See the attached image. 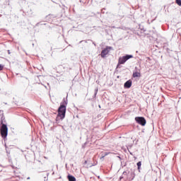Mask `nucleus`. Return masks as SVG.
I'll list each match as a JSON object with an SVG mask.
<instances>
[{"label":"nucleus","instance_id":"nucleus-1","mask_svg":"<svg viewBox=\"0 0 181 181\" xmlns=\"http://www.w3.org/2000/svg\"><path fill=\"white\" fill-rule=\"evenodd\" d=\"M66 105H67V102L64 101V103L60 105L58 109V117H59L61 119H64V117H66Z\"/></svg>","mask_w":181,"mask_h":181},{"label":"nucleus","instance_id":"nucleus-2","mask_svg":"<svg viewBox=\"0 0 181 181\" xmlns=\"http://www.w3.org/2000/svg\"><path fill=\"white\" fill-rule=\"evenodd\" d=\"M132 57H134V56L129 54L119 57L117 66H119V64H125L127 60L132 59Z\"/></svg>","mask_w":181,"mask_h":181},{"label":"nucleus","instance_id":"nucleus-3","mask_svg":"<svg viewBox=\"0 0 181 181\" xmlns=\"http://www.w3.org/2000/svg\"><path fill=\"white\" fill-rule=\"evenodd\" d=\"M1 134L2 138H6L8 136V127L6 125L3 124L1 128Z\"/></svg>","mask_w":181,"mask_h":181},{"label":"nucleus","instance_id":"nucleus-4","mask_svg":"<svg viewBox=\"0 0 181 181\" xmlns=\"http://www.w3.org/2000/svg\"><path fill=\"white\" fill-rule=\"evenodd\" d=\"M135 121L138 122L142 127H145L146 124V120L142 117H137L135 118Z\"/></svg>","mask_w":181,"mask_h":181},{"label":"nucleus","instance_id":"nucleus-5","mask_svg":"<svg viewBox=\"0 0 181 181\" xmlns=\"http://www.w3.org/2000/svg\"><path fill=\"white\" fill-rule=\"evenodd\" d=\"M112 50V47H106L105 49H104L101 52V57H104L105 56H107L108 53H110V51Z\"/></svg>","mask_w":181,"mask_h":181},{"label":"nucleus","instance_id":"nucleus-6","mask_svg":"<svg viewBox=\"0 0 181 181\" xmlns=\"http://www.w3.org/2000/svg\"><path fill=\"white\" fill-rule=\"evenodd\" d=\"M132 86V81L129 80L127 81L124 85V88H131V86Z\"/></svg>","mask_w":181,"mask_h":181},{"label":"nucleus","instance_id":"nucleus-7","mask_svg":"<svg viewBox=\"0 0 181 181\" xmlns=\"http://www.w3.org/2000/svg\"><path fill=\"white\" fill-rule=\"evenodd\" d=\"M133 77L134 78H136V77H141V72H138V71L134 72L133 73Z\"/></svg>","mask_w":181,"mask_h":181},{"label":"nucleus","instance_id":"nucleus-8","mask_svg":"<svg viewBox=\"0 0 181 181\" xmlns=\"http://www.w3.org/2000/svg\"><path fill=\"white\" fill-rule=\"evenodd\" d=\"M68 179L69 181H76V177H74V176H71V175H69Z\"/></svg>","mask_w":181,"mask_h":181},{"label":"nucleus","instance_id":"nucleus-9","mask_svg":"<svg viewBox=\"0 0 181 181\" xmlns=\"http://www.w3.org/2000/svg\"><path fill=\"white\" fill-rule=\"evenodd\" d=\"M141 165H142V163H141V161H139V163H137L138 169H141Z\"/></svg>","mask_w":181,"mask_h":181},{"label":"nucleus","instance_id":"nucleus-10","mask_svg":"<svg viewBox=\"0 0 181 181\" xmlns=\"http://www.w3.org/2000/svg\"><path fill=\"white\" fill-rule=\"evenodd\" d=\"M176 4H177L179 6H181V0H176Z\"/></svg>","mask_w":181,"mask_h":181},{"label":"nucleus","instance_id":"nucleus-11","mask_svg":"<svg viewBox=\"0 0 181 181\" xmlns=\"http://www.w3.org/2000/svg\"><path fill=\"white\" fill-rule=\"evenodd\" d=\"M4 69V66L2 65H0V71Z\"/></svg>","mask_w":181,"mask_h":181}]
</instances>
